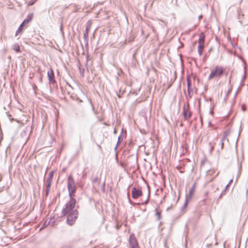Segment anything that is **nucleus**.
<instances>
[{
  "label": "nucleus",
  "instance_id": "obj_1",
  "mask_svg": "<svg viewBox=\"0 0 248 248\" xmlns=\"http://www.w3.org/2000/svg\"><path fill=\"white\" fill-rule=\"evenodd\" d=\"M75 204V201L73 199H71L62 211L63 215L67 217V223L69 225H72L73 223L77 217V211L73 210Z\"/></svg>",
  "mask_w": 248,
  "mask_h": 248
},
{
  "label": "nucleus",
  "instance_id": "obj_2",
  "mask_svg": "<svg viewBox=\"0 0 248 248\" xmlns=\"http://www.w3.org/2000/svg\"><path fill=\"white\" fill-rule=\"evenodd\" d=\"M222 73V70L221 68L216 67L211 71L210 75H209L208 78L209 79H211L213 78H218L220 76Z\"/></svg>",
  "mask_w": 248,
  "mask_h": 248
},
{
  "label": "nucleus",
  "instance_id": "obj_3",
  "mask_svg": "<svg viewBox=\"0 0 248 248\" xmlns=\"http://www.w3.org/2000/svg\"><path fill=\"white\" fill-rule=\"evenodd\" d=\"M132 194L133 198L137 199L141 195L142 192L139 189L136 188H133L132 189Z\"/></svg>",
  "mask_w": 248,
  "mask_h": 248
},
{
  "label": "nucleus",
  "instance_id": "obj_4",
  "mask_svg": "<svg viewBox=\"0 0 248 248\" xmlns=\"http://www.w3.org/2000/svg\"><path fill=\"white\" fill-rule=\"evenodd\" d=\"M47 76L48 80L50 81L54 82V73L53 72V70L51 69H50L47 73Z\"/></svg>",
  "mask_w": 248,
  "mask_h": 248
},
{
  "label": "nucleus",
  "instance_id": "obj_5",
  "mask_svg": "<svg viewBox=\"0 0 248 248\" xmlns=\"http://www.w3.org/2000/svg\"><path fill=\"white\" fill-rule=\"evenodd\" d=\"M130 243L132 248H139L137 241L134 237L132 238L131 236L130 237Z\"/></svg>",
  "mask_w": 248,
  "mask_h": 248
},
{
  "label": "nucleus",
  "instance_id": "obj_6",
  "mask_svg": "<svg viewBox=\"0 0 248 248\" xmlns=\"http://www.w3.org/2000/svg\"><path fill=\"white\" fill-rule=\"evenodd\" d=\"M32 17H33V14H31L30 15H29L26 18H25L24 21H23V23H29L31 20V19H32Z\"/></svg>",
  "mask_w": 248,
  "mask_h": 248
},
{
  "label": "nucleus",
  "instance_id": "obj_7",
  "mask_svg": "<svg viewBox=\"0 0 248 248\" xmlns=\"http://www.w3.org/2000/svg\"><path fill=\"white\" fill-rule=\"evenodd\" d=\"M204 34L203 33H202L199 38V44L204 45Z\"/></svg>",
  "mask_w": 248,
  "mask_h": 248
},
{
  "label": "nucleus",
  "instance_id": "obj_8",
  "mask_svg": "<svg viewBox=\"0 0 248 248\" xmlns=\"http://www.w3.org/2000/svg\"><path fill=\"white\" fill-rule=\"evenodd\" d=\"M68 188L69 190V195H71V193L75 191V186L73 185L68 184Z\"/></svg>",
  "mask_w": 248,
  "mask_h": 248
},
{
  "label": "nucleus",
  "instance_id": "obj_9",
  "mask_svg": "<svg viewBox=\"0 0 248 248\" xmlns=\"http://www.w3.org/2000/svg\"><path fill=\"white\" fill-rule=\"evenodd\" d=\"M203 47V45L199 44L198 46V52L199 55H201L202 53V50Z\"/></svg>",
  "mask_w": 248,
  "mask_h": 248
},
{
  "label": "nucleus",
  "instance_id": "obj_10",
  "mask_svg": "<svg viewBox=\"0 0 248 248\" xmlns=\"http://www.w3.org/2000/svg\"><path fill=\"white\" fill-rule=\"evenodd\" d=\"M22 25H23V23H22L20 25V26H19V27L18 28L17 30H16V35H17V34L18 33H20L22 32V29L21 27H22Z\"/></svg>",
  "mask_w": 248,
  "mask_h": 248
},
{
  "label": "nucleus",
  "instance_id": "obj_11",
  "mask_svg": "<svg viewBox=\"0 0 248 248\" xmlns=\"http://www.w3.org/2000/svg\"><path fill=\"white\" fill-rule=\"evenodd\" d=\"M195 190V186L193 185L189 191L190 198H191L193 195V194Z\"/></svg>",
  "mask_w": 248,
  "mask_h": 248
},
{
  "label": "nucleus",
  "instance_id": "obj_12",
  "mask_svg": "<svg viewBox=\"0 0 248 248\" xmlns=\"http://www.w3.org/2000/svg\"><path fill=\"white\" fill-rule=\"evenodd\" d=\"M13 49L17 52L20 51V47L19 45L17 44H15L13 46Z\"/></svg>",
  "mask_w": 248,
  "mask_h": 248
},
{
  "label": "nucleus",
  "instance_id": "obj_13",
  "mask_svg": "<svg viewBox=\"0 0 248 248\" xmlns=\"http://www.w3.org/2000/svg\"><path fill=\"white\" fill-rule=\"evenodd\" d=\"M53 172L52 171L50 172L49 174V176H48V177H49V183H48V186L50 185V183H51V180H52V177H53Z\"/></svg>",
  "mask_w": 248,
  "mask_h": 248
},
{
  "label": "nucleus",
  "instance_id": "obj_14",
  "mask_svg": "<svg viewBox=\"0 0 248 248\" xmlns=\"http://www.w3.org/2000/svg\"><path fill=\"white\" fill-rule=\"evenodd\" d=\"M187 90H188V93H189V88L190 86V80L188 77L187 78Z\"/></svg>",
  "mask_w": 248,
  "mask_h": 248
},
{
  "label": "nucleus",
  "instance_id": "obj_15",
  "mask_svg": "<svg viewBox=\"0 0 248 248\" xmlns=\"http://www.w3.org/2000/svg\"><path fill=\"white\" fill-rule=\"evenodd\" d=\"M184 117L186 119H188L190 117V113L187 111H185L184 112Z\"/></svg>",
  "mask_w": 248,
  "mask_h": 248
},
{
  "label": "nucleus",
  "instance_id": "obj_16",
  "mask_svg": "<svg viewBox=\"0 0 248 248\" xmlns=\"http://www.w3.org/2000/svg\"><path fill=\"white\" fill-rule=\"evenodd\" d=\"M48 223L45 222L43 224L42 227L40 229V230H41L42 228L46 227Z\"/></svg>",
  "mask_w": 248,
  "mask_h": 248
},
{
  "label": "nucleus",
  "instance_id": "obj_17",
  "mask_svg": "<svg viewBox=\"0 0 248 248\" xmlns=\"http://www.w3.org/2000/svg\"><path fill=\"white\" fill-rule=\"evenodd\" d=\"M156 216H157V218H158V219H160V216L159 213L158 212H157L156 213Z\"/></svg>",
  "mask_w": 248,
  "mask_h": 248
},
{
  "label": "nucleus",
  "instance_id": "obj_18",
  "mask_svg": "<svg viewBox=\"0 0 248 248\" xmlns=\"http://www.w3.org/2000/svg\"><path fill=\"white\" fill-rule=\"evenodd\" d=\"M232 179L230 180V182H229V184H228L226 185V188H227V187H228V185H229L231 183V182H232Z\"/></svg>",
  "mask_w": 248,
  "mask_h": 248
},
{
  "label": "nucleus",
  "instance_id": "obj_19",
  "mask_svg": "<svg viewBox=\"0 0 248 248\" xmlns=\"http://www.w3.org/2000/svg\"><path fill=\"white\" fill-rule=\"evenodd\" d=\"M33 3H34V1H31V2H29V5H32Z\"/></svg>",
  "mask_w": 248,
  "mask_h": 248
},
{
  "label": "nucleus",
  "instance_id": "obj_20",
  "mask_svg": "<svg viewBox=\"0 0 248 248\" xmlns=\"http://www.w3.org/2000/svg\"><path fill=\"white\" fill-rule=\"evenodd\" d=\"M71 181V182H72V179H69V181Z\"/></svg>",
  "mask_w": 248,
  "mask_h": 248
}]
</instances>
